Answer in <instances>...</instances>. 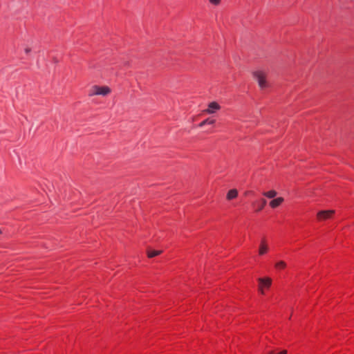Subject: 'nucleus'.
<instances>
[{"mask_svg":"<svg viewBox=\"0 0 354 354\" xmlns=\"http://www.w3.org/2000/svg\"><path fill=\"white\" fill-rule=\"evenodd\" d=\"M334 213V210H323L317 213V217L319 221H324L330 218Z\"/></svg>","mask_w":354,"mask_h":354,"instance_id":"39448f33","label":"nucleus"},{"mask_svg":"<svg viewBox=\"0 0 354 354\" xmlns=\"http://www.w3.org/2000/svg\"><path fill=\"white\" fill-rule=\"evenodd\" d=\"M263 195L268 198H274L277 195V192L275 190H270L263 192Z\"/></svg>","mask_w":354,"mask_h":354,"instance_id":"1a4fd4ad","label":"nucleus"},{"mask_svg":"<svg viewBox=\"0 0 354 354\" xmlns=\"http://www.w3.org/2000/svg\"><path fill=\"white\" fill-rule=\"evenodd\" d=\"M258 281L259 283V291L261 294H264V290L263 288H268L272 284V279L269 277L266 278H259Z\"/></svg>","mask_w":354,"mask_h":354,"instance_id":"7ed1b4c3","label":"nucleus"},{"mask_svg":"<svg viewBox=\"0 0 354 354\" xmlns=\"http://www.w3.org/2000/svg\"><path fill=\"white\" fill-rule=\"evenodd\" d=\"M277 354H287V351L286 350H282L281 351H280Z\"/></svg>","mask_w":354,"mask_h":354,"instance_id":"f3484780","label":"nucleus"},{"mask_svg":"<svg viewBox=\"0 0 354 354\" xmlns=\"http://www.w3.org/2000/svg\"><path fill=\"white\" fill-rule=\"evenodd\" d=\"M24 51L26 54H28L31 51V48L29 46H26L24 48Z\"/></svg>","mask_w":354,"mask_h":354,"instance_id":"dca6fc26","label":"nucleus"},{"mask_svg":"<svg viewBox=\"0 0 354 354\" xmlns=\"http://www.w3.org/2000/svg\"><path fill=\"white\" fill-rule=\"evenodd\" d=\"M268 245L266 243L265 240H262L261 241L259 249V255H263L268 251Z\"/></svg>","mask_w":354,"mask_h":354,"instance_id":"423d86ee","label":"nucleus"},{"mask_svg":"<svg viewBox=\"0 0 354 354\" xmlns=\"http://www.w3.org/2000/svg\"><path fill=\"white\" fill-rule=\"evenodd\" d=\"M237 196H238L237 189H232L227 192L226 198L227 200H232V199L236 198Z\"/></svg>","mask_w":354,"mask_h":354,"instance_id":"6e6552de","label":"nucleus"},{"mask_svg":"<svg viewBox=\"0 0 354 354\" xmlns=\"http://www.w3.org/2000/svg\"><path fill=\"white\" fill-rule=\"evenodd\" d=\"M286 267V263L283 261H279L276 263L275 268L277 269H283Z\"/></svg>","mask_w":354,"mask_h":354,"instance_id":"9b49d317","label":"nucleus"},{"mask_svg":"<svg viewBox=\"0 0 354 354\" xmlns=\"http://www.w3.org/2000/svg\"><path fill=\"white\" fill-rule=\"evenodd\" d=\"M206 122H207V124H213L215 123L216 120L214 119L208 118L206 119Z\"/></svg>","mask_w":354,"mask_h":354,"instance_id":"4468645a","label":"nucleus"},{"mask_svg":"<svg viewBox=\"0 0 354 354\" xmlns=\"http://www.w3.org/2000/svg\"><path fill=\"white\" fill-rule=\"evenodd\" d=\"M111 90L109 86H99L97 85H95L91 87L89 95H102L106 96L109 95L111 93Z\"/></svg>","mask_w":354,"mask_h":354,"instance_id":"f257e3e1","label":"nucleus"},{"mask_svg":"<svg viewBox=\"0 0 354 354\" xmlns=\"http://www.w3.org/2000/svg\"><path fill=\"white\" fill-rule=\"evenodd\" d=\"M268 354H274L273 351H270Z\"/></svg>","mask_w":354,"mask_h":354,"instance_id":"a211bd4d","label":"nucleus"},{"mask_svg":"<svg viewBox=\"0 0 354 354\" xmlns=\"http://www.w3.org/2000/svg\"><path fill=\"white\" fill-rule=\"evenodd\" d=\"M261 201V203H260V205H259V207L257 209V212H259L261 209H263L267 203L266 200L264 198H262Z\"/></svg>","mask_w":354,"mask_h":354,"instance_id":"f8f14e48","label":"nucleus"},{"mask_svg":"<svg viewBox=\"0 0 354 354\" xmlns=\"http://www.w3.org/2000/svg\"><path fill=\"white\" fill-rule=\"evenodd\" d=\"M162 252V250H147V256L149 258L154 257L157 255L160 254Z\"/></svg>","mask_w":354,"mask_h":354,"instance_id":"9d476101","label":"nucleus"},{"mask_svg":"<svg viewBox=\"0 0 354 354\" xmlns=\"http://www.w3.org/2000/svg\"><path fill=\"white\" fill-rule=\"evenodd\" d=\"M205 124H207V122H206V119L204 120L203 121H202L199 124H198V127H204Z\"/></svg>","mask_w":354,"mask_h":354,"instance_id":"2eb2a0df","label":"nucleus"},{"mask_svg":"<svg viewBox=\"0 0 354 354\" xmlns=\"http://www.w3.org/2000/svg\"><path fill=\"white\" fill-rule=\"evenodd\" d=\"M221 109L219 104L215 101L208 104L207 109L203 111L206 114H214Z\"/></svg>","mask_w":354,"mask_h":354,"instance_id":"20e7f679","label":"nucleus"},{"mask_svg":"<svg viewBox=\"0 0 354 354\" xmlns=\"http://www.w3.org/2000/svg\"><path fill=\"white\" fill-rule=\"evenodd\" d=\"M253 76L257 81L260 88L263 89L268 86V83L266 80V74L262 71H257L253 72Z\"/></svg>","mask_w":354,"mask_h":354,"instance_id":"f03ea898","label":"nucleus"},{"mask_svg":"<svg viewBox=\"0 0 354 354\" xmlns=\"http://www.w3.org/2000/svg\"><path fill=\"white\" fill-rule=\"evenodd\" d=\"M283 201H284L283 198L278 197L277 198L272 200L270 202V205L272 208H276V207H279L283 202Z\"/></svg>","mask_w":354,"mask_h":354,"instance_id":"0eeeda50","label":"nucleus"},{"mask_svg":"<svg viewBox=\"0 0 354 354\" xmlns=\"http://www.w3.org/2000/svg\"><path fill=\"white\" fill-rule=\"evenodd\" d=\"M209 2L214 5V6H218L221 3V0H209Z\"/></svg>","mask_w":354,"mask_h":354,"instance_id":"ddd939ff","label":"nucleus"}]
</instances>
